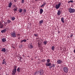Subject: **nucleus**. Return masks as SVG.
<instances>
[{
    "label": "nucleus",
    "instance_id": "f257e3e1",
    "mask_svg": "<svg viewBox=\"0 0 75 75\" xmlns=\"http://www.w3.org/2000/svg\"><path fill=\"white\" fill-rule=\"evenodd\" d=\"M68 10L69 12L70 13H75V10L74 8H69L68 9Z\"/></svg>",
    "mask_w": 75,
    "mask_h": 75
},
{
    "label": "nucleus",
    "instance_id": "f03ea898",
    "mask_svg": "<svg viewBox=\"0 0 75 75\" xmlns=\"http://www.w3.org/2000/svg\"><path fill=\"white\" fill-rule=\"evenodd\" d=\"M11 35L12 37H16V32L14 31L13 32L11 33Z\"/></svg>",
    "mask_w": 75,
    "mask_h": 75
},
{
    "label": "nucleus",
    "instance_id": "7ed1b4c3",
    "mask_svg": "<svg viewBox=\"0 0 75 75\" xmlns=\"http://www.w3.org/2000/svg\"><path fill=\"white\" fill-rule=\"evenodd\" d=\"M61 4V2H59L58 4H56L55 6V8H56V9H58L60 7Z\"/></svg>",
    "mask_w": 75,
    "mask_h": 75
},
{
    "label": "nucleus",
    "instance_id": "20e7f679",
    "mask_svg": "<svg viewBox=\"0 0 75 75\" xmlns=\"http://www.w3.org/2000/svg\"><path fill=\"white\" fill-rule=\"evenodd\" d=\"M57 62L58 64H61L63 63V61L61 59H59L57 60Z\"/></svg>",
    "mask_w": 75,
    "mask_h": 75
},
{
    "label": "nucleus",
    "instance_id": "39448f33",
    "mask_svg": "<svg viewBox=\"0 0 75 75\" xmlns=\"http://www.w3.org/2000/svg\"><path fill=\"white\" fill-rule=\"evenodd\" d=\"M55 64H50V66L49 68H50V69H51L52 68V69L53 70H54V68H55Z\"/></svg>",
    "mask_w": 75,
    "mask_h": 75
},
{
    "label": "nucleus",
    "instance_id": "423d86ee",
    "mask_svg": "<svg viewBox=\"0 0 75 75\" xmlns=\"http://www.w3.org/2000/svg\"><path fill=\"white\" fill-rule=\"evenodd\" d=\"M63 70L65 73H67L68 72V69L66 67H64Z\"/></svg>",
    "mask_w": 75,
    "mask_h": 75
},
{
    "label": "nucleus",
    "instance_id": "0eeeda50",
    "mask_svg": "<svg viewBox=\"0 0 75 75\" xmlns=\"http://www.w3.org/2000/svg\"><path fill=\"white\" fill-rule=\"evenodd\" d=\"M28 47L30 49H32L34 48V46L33 45V44L31 43L29 45H28Z\"/></svg>",
    "mask_w": 75,
    "mask_h": 75
},
{
    "label": "nucleus",
    "instance_id": "6e6552de",
    "mask_svg": "<svg viewBox=\"0 0 75 75\" xmlns=\"http://www.w3.org/2000/svg\"><path fill=\"white\" fill-rule=\"evenodd\" d=\"M17 71V69H14L12 71V75H15V73H16V71Z\"/></svg>",
    "mask_w": 75,
    "mask_h": 75
},
{
    "label": "nucleus",
    "instance_id": "1a4fd4ad",
    "mask_svg": "<svg viewBox=\"0 0 75 75\" xmlns=\"http://www.w3.org/2000/svg\"><path fill=\"white\" fill-rule=\"evenodd\" d=\"M2 64L3 65L5 64V65H6L7 64H6V62L5 61V59H4L2 61Z\"/></svg>",
    "mask_w": 75,
    "mask_h": 75
},
{
    "label": "nucleus",
    "instance_id": "9d476101",
    "mask_svg": "<svg viewBox=\"0 0 75 75\" xmlns=\"http://www.w3.org/2000/svg\"><path fill=\"white\" fill-rule=\"evenodd\" d=\"M46 4H47L46 2H43V4L41 6V7H44V6H45Z\"/></svg>",
    "mask_w": 75,
    "mask_h": 75
},
{
    "label": "nucleus",
    "instance_id": "9b49d317",
    "mask_svg": "<svg viewBox=\"0 0 75 75\" xmlns=\"http://www.w3.org/2000/svg\"><path fill=\"white\" fill-rule=\"evenodd\" d=\"M51 64V63H46V67H49V66L50 67Z\"/></svg>",
    "mask_w": 75,
    "mask_h": 75
},
{
    "label": "nucleus",
    "instance_id": "f8f14e48",
    "mask_svg": "<svg viewBox=\"0 0 75 75\" xmlns=\"http://www.w3.org/2000/svg\"><path fill=\"white\" fill-rule=\"evenodd\" d=\"M43 44L44 45H47V41H44L43 42Z\"/></svg>",
    "mask_w": 75,
    "mask_h": 75
},
{
    "label": "nucleus",
    "instance_id": "ddd939ff",
    "mask_svg": "<svg viewBox=\"0 0 75 75\" xmlns=\"http://www.w3.org/2000/svg\"><path fill=\"white\" fill-rule=\"evenodd\" d=\"M26 41H27V40L25 39H24L23 40L21 41L20 42H21V43H23V42H25Z\"/></svg>",
    "mask_w": 75,
    "mask_h": 75
},
{
    "label": "nucleus",
    "instance_id": "4468645a",
    "mask_svg": "<svg viewBox=\"0 0 75 75\" xmlns=\"http://www.w3.org/2000/svg\"><path fill=\"white\" fill-rule=\"evenodd\" d=\"M11 6H12V3H11V2L8 4V7L10 8L11 7Z\"/></svg>",
    "mask_w": 75,
    "mask_h": 75
},
{
    "label": "nucleus",
    "instance_id": "2eb2a0df",
    "mask_svg": "<svg viewBox=\"0 0 75 75\" xmlns=\"http://www.w3.org/2000/svg\"><path fill=\"white\" fill-rule=\"evenodd\" d=\"M42 13H43V9H40V14H42Z\"/></svg>",
    "mask_w": 75,
    "mask_h": 75
},
{
    "label": "nucleus",
    "instance_id": "dca6fc26",
    "mask_svg": "<svg viewBox=\"0 0 75 75\" xmlns=\"http://www.w3.org/2000/svg\"><path fill=\"white\" fill-rule=\"evenodd\" d=\"M61 21L63 23H65L64 22V18L63 17L61 18Z\"/></svg>",
    "mask_w": 75,
    "mask_h": 75
},
{
    "label": "nucleus",
    "instance_id": "f3484780",
    "mask_svg": "<svg viewBox=\"0 0 75 75\" xmlns=\"http://www.w3.org/2000/svg\"><path fill=\"white\" fill-rule=\"evenodd\" d=\"M44 20H41V21H39V23L40 24H41V23H44Z\"/></svg>",
    "mask_w": 75,
    "mask_h": 75
},
{
    "label": "nucleus",
    "instance_id": "a211bd4d",
    "mask_svg": "<svg viewBox=\"0 0 75 75\" xmlns=\"http://www.w3.org/2000/svg\"><path fill=\"white\" fill-rule=\"evenodd\" d=\"M1 33H6V29H4L3 30H2L1 31Z\"/></svg>",
    "mask_w": 75,
    "mask_h": 75
},
{
    "label": "nucleus",
    "instance_id": "6ab92c4d",
    "mask_svg": "<svg viewBox=\"0 0 75 75\" xmlns=\"http://www.w3.org/2000/svg\"><path fill=\"white\" fill-rule=\"evenodd\" d=\"M2 52H5L6 51V49L5 48H2L1 50Z\"/></svg>",
    "mask_w": 75,
    "mask_h": 75
},
{
    "label": "nucleus",
    "instance_id": "aec40b11",
    "mask_svg": "<svg viewBox=\"0 0 75 75\" xmlns=\"http://www.w3.org/2000/svg\"><path fill=\"white\" fill-rule=\"evenodd\" d=\"M17 71L18 72H20V68L19 67H18L17 68Z\"/></svg>",
    "mask_w": 75,
    "mask_h": 75
},
{
    "label": "nucleus",
    "instance_id": "412c9836",
    "mask_svg": "<svg viewBox=\"0 0 75 75\" xmlns=\"http://www.w3.org/2000/svg\"><path fill=\"white\" fill-rule=\"evenodd\" d=\"M40 72L38 71H36L35 73V75H38Z\"/></svg>",
    "mask_w": 75,
    "mask_h": 75
},
{
    "label": "nucleus",
    "instance_id": "4be33fe9",
    "mask_svg": "<svg viewBox=\"0 0 75 75\" xmlns=\"http://www.w3.org/2000/svg\"><path fill=\"white\" fill-rule=\"evenodd\" d=\"M40 75H42V74H43V73L42 72V70L40 69Z\"/></svg>",
    "mask_w": 75,
    "mask_h": 75
},
{
    "label": "nucleus",
    "instance_id": "5701e85b",
    "mask_svg": "<svg viewBox=\"0 0 75 75\" xmlns=\"http://www.w3.org/2000/svg\"><path fill=\"white\" fill-rule=\"evenodd\" d=\"M57 14L59 15H59L61 14V11H60V10L58 11Z\"/></svg>",
    "mask_w": 75,
    "mask_h": 75
},
{
    "label": "nucleus",
    "instance_id": "b1692460",
    "mask_svg": "<svg viewBox=\"0 0 75 75\" xmlns=\"http://www.w3.org/2000/svg\"><path fill=\"white\" fill-rule=\"evenodd\" d=\"M7 22L8 23V24H10V23L11 22V21L10 20L8 19L7 21Z\"/></svg>",
    "mask_w": 75,
    "mask_h": 75
},
{
    "label": "nucleus",
    "instance_id": "393cba45",
    "mask_svg": "<svg viewBox=\"0 0 75 75\" xmlns=\"http://www.w3.org/2000/svg\"><path fill=\"white\" fill-rule=\"evenodd\" d=\"M2 41L4 42H6V39L5 38H3L2 40Z\"/></svg>",
    "mask_w": 75,
    "mask_h": 75
},
{
    "label": "nucleus",
    "instance_id": "a878e982",
    "mask_svg": "<svg viewBox=\"0 0 75 75\" xmlns=\"http://www.w3.org/2000/svg\"><path fill=\"white\" fill-rule=\"evenodd\" d=\"M11 18L12 20V21H14L15 20L16 18L14 17H12Z\"/></svg>",
    "mask_w": 75,
    "mask_h": 75
},
{
    "label": "nucleus",
    "instance_id": "bb28decb",
    "mask_svg": "<svg viewBox=\"0 0 75 75\" xmlns=\"http://www.w3.org/2000/svg\"><path fill=\"white\" fill-rule=\"evenodd\" d=\"M50 62V59H48L47 60L46 63H49Z\"/></svg>",
    "mask_w": 75,
    "mask_h": 75
},
{
    "label": "nucleus",
    "instance_id": "cd10ccee",
    "mask_svg": "<svg viewBox=\"0 0 75 75\" xmlns=\"http://www.w3.org/2000/svg\"><path fill=\"white\" fill-rule=\"evenodd\" d=\"M52 50H53V51H54V50H55V47L54 46H53L52 47Z\"/></svg>",
    "mask_w": 75,
    "mask_h": 75
},
{
    "label": "nucleus",
    "instance_id": "c85d7f7f",
    "mask_svg": "<svg viewBox=\"0 0 75 75\" xmlns=\"http://www.w3.org/2000/svg\"><path fill=\"white\" fill-rule=\"evenodd\" d=\"M18 11L20 13H21L23 11V10L21 9H19L18 10Z\"/></svg>",
    "mask_w": 75,
    "mask_h": 75
},
{
    "label": "nucleus",
    "instance_id": "c756f323",
    "mask_svg": "<svg viewBox=\"0 0 75 75\" xmlns=\"http://www.w3.org/2000/svg\"><path fill=\"white\" fill-rule=\"evenodd\" d=\"M3 27V24L0 25V28H2Z\"/></svg>",
    "mask_w": 75,
    "mask_h": 75
},
{
    "label": "nucleus",
    "instance_id": "7c9ffc66",
    "mask_svg": "<svg viewBox=\"0 0 75 75\" xmlns=\"http://www.w3.org/2000/svg\"><path fill=\"white\" fill-rule=\"evenodd\" d=\"M73 2L74 1H73L70 0V1H68V3H73Z\"/></svg>",
    "mask_w": 75,
    "mask_h": 75
},
{
    "label": "nucleus",
    "instance_id": "2f4dec72",
    "mask_svg": "<svg viewBox=\"0 0 75 75\" xmlns=\"http://www.w3.org/2000/svg\"><path fill=\"white\" fill-rule=\"evenodd\" d=\"M22 47H23V45L21 44L19 45V48H22Z\"/></svg>",
    "mask_w": 75,
    "mask_h": 75
},
{
    "label": "nucleus",
    "instance_id": "473e14b6",
    "mask_svg": "<svg viewBox=\"0 0 75 75\" xmlns=\"http://www.w3.org/2000/svg\"><path fill=\"white\" fill-rule=\"evenodd\" d=\"M4 23H4L5 26V27H6V25H7V24L8 23H7V22L6 21V22H4Z\"/></svg>",
    "mask_w": 75,
    "mask_h": 75
},
{
    "label": "nucleus",
    "instance_id": "72a5a7b5",
    "mask_svg": "<svg viewBox=\"0 0 75 75\" xmlns=\"http://www.w3.org/2000/svg\"><path fill=\"white\" fill-rule=\"evenodd\" d=\"M13 11H14V12H16V11H17V8L14 9H13Z\"/></svg>",
    "mask_w": 75,
    "mask_h": 75
},
{
    "label": "nucleus",
    "instance_id": "f704fd0d",
    "mask_svg": "<svg viewBox=\"0 0 75 75\" xmlns=\"http://www.w3.org/2000/svg\"><path fill=\"white\" fill-rule=\"evenodd\" d=\"M21 2L22 3H23V4L24 3V0H22V1Z\"/></svg>",
    "mask_w": 75,
    "mask_h": 75
},
{
    "label": "nucleus",
    "instance_id": "c9c22d12",
    "mask_svg": "<svg viewBox=\"0 0 75 75\" xmlns=\"http://www.w3.org/2000/svg\"><path fill=\"white\" fill-rule=\"evenodd\" d=\"M23 11L24 13H26V9H23Z\"/></svg>",
    "mask_w": 75,
    "mask_h": 75
},
{
    "label": "nucleus",
    "instance_id": "e433bc0d",
    "mask_svg": "<svg viewBox=\"0 0 75 75\" xmlns=\"http://www.w3.org/2000/svg\"><path fill=\"white\" fill-rule=\"evenodd\" d=\"M74 35V34H71V36L70 37H71V38H72V37H73V35Z\"/></svg>",
    "mask_w": 75,
    "mask_h": 75
},
{
    "label": "nucleus",
    "instance_id": "4c0bfd02",
    "mask_svg": "<svg viewBox=\"0 0 75 75\" xmlns=\"http://www.w3.org/2000/svg\"><path fill=\"white\" fill-rule=\"evenodd\" d=\"M17 66H15L14 67V69H17Z\"/></svg>",
    "mask_w": 75,
    "mask_h": 75
},
{
    "label": "nucleus",
    "instance_id": "58836bf2",
    "mask_svg": "<svg viewBox=\"0 0 75 75\" xmlns=\"http://www.w3.org/2000/svg\"><path fill=\"white\" fill-rule=\"evenodd\" d=\"M34 35L35 37H37V36H38V35L37 34H35Z\"/></svg>",
    "mask_w": 75,
    "mask_h": 75
},
{
    "label": "nucleus",
    "instance_id": "ea45409f",
    "mask_svg": "<svg viewBox=\"0 0 75 75\" xmlns=\"http://www.w3.org/2000/svg\"><path fill=\"white\" fill-rule=\"evenodd\" d=\"M42 61H43V62H45V59H43Z\"/></svg>",
    "mask_w": 75,
    "mask_h": 75
},
{
    "label": "nucleus",
    "instance_id": "a19ab883",
    "mask_svg": "<svg viewBox=\"0 0 75 75\" xmlns=\"http://www.w3.org/2000/svg\"><path fill=\"white\" fill-rule=\"evenodd\" d=\"M2 23H3V22H2L1 23V22L0 21V25H1V24H2Z\"/></svg>",
    "mask_w": 75,
    "mask_h": 75
},
{
    "label": "nucleus",
    "instance_id": "79ce46f5",
    "mask_svg": "<svg viewBox=\"0 0 75 75\" xmlns=\"http://www.w3.org/2000/svg\"><path fill=\"white\" fill-rule=\"evenodd\" d=\"M14 1L15 3H16L17 2V0H14Z\"/></svg>",
    "mask_w": 75,
    "mask_h": 75
},
{
    "label": "nucleus",
    "instance_id": "37998d69",
    "mask_svg": "<svg viewBox=\"0 0 75 75\" xmlns=\"http://www.w3.org/2000/svg\"><path fill=\"white\" fill-rule=\"evenodd\" d=\"M21 38H20V37H19V38H18V40H20Z\"/></svg>",
    "mask_w": 75,
    "mask_h": 75
},
{
    "label": "nucleus",
    "instance_id": "c03bdc74",
    "mask_svg": "<svg viewBox=\"0 0 75 75\" xmlns=\"http://www.w3.org/2000/svg\"><path fill=\"white\" fill-rule=\"evenodd\" d=\"M20 35V34H18L17 35V36H18Z\"/></svg>",
    "mask_w": 75,
    "mask_h": 75
},
{
    "label": "nucleus",
    "instance_id": "a18cd8bd",
    "mask_svg": "<svg viewBox=\"0 0 75 75\" xmlns=\"http://www.w3.org/2000/svg\"><path fill=\"white\" fill-rule=\"evenodd\" d=\"M58 33H59H59H60V31H59L58 32Z\"/></svg>",
    "mask_w": 75,
    "mask_h": 75
},
{
    "label": "nucleus",
    "instance_id": "49530a36",
    "mask_svg": "<svg viewBox=\"0 0 75 75\" xmlns=\"http://www.w3.org/2000/svg\"><path fill=\"white\" fill-rule=\"evenodd\" d=\"M1 70V68L0 69V71Z\"/></svg>",
    "mask_w": 75,
    "mask_h": 75
},
{
    "label": "nucleus",
    "instance_id": "de8ad7c7",
    "mask_svg": "<svg viewBox=\"0 0 75 75\" xmlns=\"http://www.w3.org/2000/svg\"><path fill=\"white\" fill-rule=\"evenodd\" d=\"M14 7H15V6H14Z\"/></svg>",
    "mask_w": 75,
    "mask_h": 75
},
{
    "label": "nucleus",
    "instance_id": "09e8293b",
    "mask_svg": "<svg viewBox=\"0 0 75 75\" xmlns=\"http://www.w3.org/2000/svg\"><path fill=\"white\" fill-rule=\"evenodd\" d=\"M3 21L4 22V20H3Z\"/></svg>",
    "mask_w": 75,
    "mask_h": 75
},
{
    "label": "nucleus",
    "instance_id": "8fccbe9b",
    "mask_svg": "<svg viewBox=\"0 0 75 75\" xmlns=\"http://www.w3.org/2000/svg\"><path fill=\"white\" fill-rule=\"evenodd\" d=\"M20 61H21V59H20Z\"/></svg>",
    "mask_w": 75,
    "mask_h": 75
},
{
    "label": "nucleus",
    "instance_id": "3c124183",
    "mask_svg": "<svg viewBox=\"0 0 75 75\" xmlns=\"http://www.w3.org/2000/svg\"><path fill=\"white\" fill-rule=\"evenodd\" d=\"M6 75H8V74H6Z\"/></svg>",
    "mask_w": 75,
    "mask_h": 75
},
{
    "label": "nucleus",
    "instance_id": "603ef678",
    "mask_svg": "<svg viewBox=\"0 0 75 75\" xmlns=\"http://www.w3.org/2000/svg\"><path fill=\"white\" fill-rule=\"evenodd\" d=\"M13 48H14V47H13Z\"/></svg>",
    "mask_w": 75,
    "mask_h": 75
},
{
    "label": "nucleus",
    "instance_id": "864d4df0",
    "mask_svg": "<svg viewBox=\"0 0 75 75\" xmlns=\"http://www.w3.org/2000/svg\"><path fill=\"white\" fill-rule=\"evenodd\" d=\"M35 0V1H36V0Z\"/></svg>",
    "mask_w": 75,
    "mask_h": 75
}]
</instances>
